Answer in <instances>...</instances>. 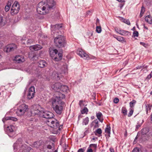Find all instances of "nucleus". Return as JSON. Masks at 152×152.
<instances>
[{"label":"nucleus","mask_w":152,"mask_h":152,"mask_svg":"<svg viewBox=\"0 0 152 152\" xmlns=\"http://www.w3.org/2000/svg\"><path fill=\"white\" fill-rule=\"evenodd\" d=\"M28 110V105L25 104H23L19 106L16 113L18 115L21 116L23 115Z\"/></svg>","instance_id":"7"},{"label":"nucleus","mask_w":152,"mask_h":152,"mask_svg":"<svg viewBox=\"0 0 152 152\" xmlns=\"http://www.w3.org/2000/svg\"><path fill=\"white\" fill-rule=\"evenodd\" d=\"M20 5L17 1H15L13 4L11 10V13L12 15L17 14L20 10Z\"/></svg>","instance_id":"9"},{"label":"nucleus","mask_w":152,"mask_h":152,"mask_svg":"<svg viewBox=\"0 0 152 152\" xmlns=\"http://www.w3.org/2000/svg\"><path fill=\"white\" fill-rule=\"evenodd\" d=\"M119 31V34L121 35L129 36L131 35L130 33L127 31L121 29Z\"/></svg>","instance_id":"21"},{"label":"nucleus","mask_w":152,"mask_h":152,"mask_svg":"<svg viewBox=\"0 0 152 152\" xmlns=\"http://www.w3.org/2000/svg\"><path fill=\"white\" fill-rule=\"evenodd\" d=\"M96 32L98 33H100L101 32L102 29L100 26H96Z\"/></svg>","instance_id":"37"},{"label":"nucleus","mask_w":152,"mask_h":152,"mask_svg":"<svg viewBox=\"0 0 152 152\" xmlns=\"http://www.w3.org/2000/svg\"><path fill=\"white\" fill-rule=\"evenodd\" d=\"M96 23H99V20L98 18L96 19Z\"/></svg>","instance_id":"63"},{"label":"nucleus","mask_w":152,"mask_h":152,"mask_svg":"<svg viewBox=\"0 0 152 152\" xmlns=\"http://www.w3.org/2000/svg\"><path fill=\"white\" fill-rule=\"evenodd\" d=\"M122 20L124 23H126L128 25H130V22L129 20L125 19L124 18L122 19Z\"/></svg>","instance_id":"39"},{"label":"nucleus","mask_w":152,"mask_h":152,"mask_svg":"<svg viewBox=\"0 0 152 152\" xmlns=\"http://www.w3.org/2000/svg\"><path fill=\"white\" fill-rule=\"evenodd\" d=\"M115 30L116 31V32L118 34H119V32H120L119 31L121 30V29L118 28H115Z\"/></svg>","instance_id":"51"},{"label":"nucleus","mask_w":152,"mask_h":152,"mask_svg":"<svg viewBox=\"0 0 152 152\" xmlns=\"http://www.w3.org/2000/svg\"><path fill=\"white\" fill-rule=\"evenodd\" d=\"M47 124L50 127L53 128L55 130H56V134H57L59 132L60 128H59V124L58 121L56 119L52 118L48 119L46 121Z\"/></svg>","instance_id":"3"},{"label":"nucleus","mask_w":152,"mask_h":152,"mask_svg":"<svg viewBox=\"0 0 152 152\" xmlns=\"http://www.w3.org/2000/svg\"><path fill=\"white\" fill-rule=\"evenodd\" d=\"M42 115L43 118L48 119L53 118L54 116V114L51 112L48 111H44V110Z\"/></svg>","instance_id":"13"},{"label":"nucleus","mask_w":152,"mask_h":152,"mask_svg":"<svg viewBox=\"0 0 152 152\" xmlns=\"http://www.w3.org/2000/svg\"><path fill=\"white\" fill-rule=\"evenodd\" d=\"M152 77V71L151 72V73L147 77V78L150 79Z\"/></svg>","instance_id":"49"},{"label":"nucleus","mask_w":152,"mask_h":152,"mask_svg":"<svg viewBox=\"0 0 152 152\" xmlns=\"http://www.w3.org/2000/svg\"><path fill=\"white\" fill-rule=\"evenodd\" d=\"M77 53L81 57L83 58L84 59H88L89 58L88 55L81 49H78L77 50Z\"/></svg>","instance_id":"14"},{"label":"nucleus","mask_w":152,"mask_h":152,"mask_svg":"<svg viewBox=\"0 0 152 152\" xmlns=\"http://www.w3.org/2000/svg\"><path fill=\"white\" fill-rule=\"evenodd\" d=\"M64 68H65L64 70V71H62V72L61 73H65L67 72V68L66 67V68H65V67H64Z\"/></svg>","instance_id":"52"},{"label":"nucleus","mask_w":152,"mask_h":152,"mask_svg":"<svg viewBox=\"0 0 152 152\" xmlns=\"http://www.w3.org/2000/svg\"><path fill=\"white\" fill-rule=\"evenodd\" d=\"M152 107V105L150 104H148L147 105H146V111L147 113L148 112V110H151V108Z\"/></svg>","instance_id":"40"},{"label":"nucleus","mask_w":152,"mask_h":152,"mask_svg":"<svg viewBox=\"0 0 152 152\" xmlns=\"http://www.w3.org/2000/svg\"><path fill=\"white\" fill-rule=\"evenodd\" d=\"M15 126L13 125H11L8 126L7 128V131L9 132H14L15 129Z\"/></svg>","instance_id":"25"},{"label":"nucleus","mask_w":152,"mask_h":152,"mask_svg":"<svg viewBox=\"0 0 152 152\" xmlns=\"http://www.w3.org/2000/svg\"><path fill=\"white\" fill-rule=\"evenodd\" d=\"M22 140L21 139H19L14 144V149H15L16 147L17 146V144L20 147L19 151L20 152H30L32 150V148L30 147H28L26 144L21 145Z\"/></svg>","instance_id":"4"},{"label":"nucleus","mask_w":152,"mask_h":152,"mask_svg":"<svg viewBox=\"0 0 152 152\" xmlns=\"http://www.w3.org/2000/svg\"><path fill=\"white\" fill-rule=\"evenodd\" d=\"M89 121V118L88 117H86L85 119H83V124L86 125L88 124Z\"/></svg>","instance_id":"28"},{"label":"nucleus","mask_w":152,"mask_h":152,"mask_svg":"<svg viewBox=\"0 0 152 152\" xmlns=\"http://www.w3.org/2000/svg\"><path fill=\"white\" fill-rule=\"evenodd\" d=\"M44 142L42 140L37 141L34 142L32 146L36 148H39L43 147Z\"/></svg>","instance_id":"16"},{"label":"nucleus","mask_w":152,"mask_h":152,"mask_svg":"<svg viewBox=\"0 0 152 152\" xmlns=\"http://www.w3.org/2000/svg\"><path fill=\"white\" fill-rule=\"evenodd\" d=\"M141 126V125L140 124H138L136 126V130H137Z\"/></svg>","instance_id":"54"},{"label":"nucleus","mask_w":152,"mask_h":152,"mask_svg":"<svg viewBox=\"0 0 152 152\" xmlns=\"http://www.w3.org/2000/svg\"><path fill=\"white\" fill-rule=\"evenodd\" d=\"M133 109L132 108H130V110L129 113L128 115V116L129 117L132 115L133 114Z\"/></svg>","instance_id":"41"},{"label":"nucleus","mask_w":152,"mask_h":152,"mask_svg":"<svg viewBox=\"0 0 152 152\" xmlns=\"http://www.w3.org/2000/svg\"><path fill=\"white\" fill-rule=\"evenodd\" d=\"M62 27V25L61 24H57L52 26L51 34L53 35L54 37H55V33H58V30Z\"/></svg>","instance_id":"10"},{"label":"nucleus","mask_w":152,"mask_h":152,"mask_svg":"<svg viewBox=\"0 0 152 152\" xmlns=\"http://www.w3.org/2000/svg\"><path fill=\"white\" fill-rule=\"evenodd\" d=\"M54 42L56 46L58 47H63L65 44V39L61 35H58L54 38Z\"/></svg>","instance_id":"6"},{"label":"nucleus","mask_w":152,"mask_h":152,"mask_svg":"<svg viewBox=\"0 0 152 152\" xmlns=\"http://www.w3.org/2000/svg\"><path fill=\"white\" fill-rule=\"evenodd\" d=\"M116 36L114 35V37L118 41L122 43L126 42V41L123 37L121 36Z\"/></svg>","instance_id":"24"},{"label":"nucleus","mask_w":152,"mask_h":152,"mask_svg":"<svg viewBox=\"0 0 152 152\" xmlns=\"http://www.w3.org/2000/svg\"><path fill=\"white\" fill-rule=\"evenodd\" d=\"M10 6L11 3L9 2L5 6V10L6 12H8L9 10Z\"/></svg>","instance_id":"35"},{"label":"nucleus","mask_w":152,"mask_h":152,"mask_svg":"<svg viewBox=\"0 0 152 152\" xmlns=\"http://www.w3.org/2000/svg\"><path fill=\"white\" fill-rule=\"evenodd\" d=\"M32 56V57L31 58L33 60H36L38 58V55L36 54H34ZM29 57H31V55H29Z\"/></svg>","instance_id":"32"},{"label":"nucleus","mask_w":152,"mask_h":152,"mask_svg":"<svg viewBox=\"0 0 152 152\" xmlns=\"http://www.w3.org/2000/svg\"><path fill=\"white\" fill-rule=\"evenodd\" d=\"M119 99L117 98H115L113 100V102L115 103H117L119 102Z\"/></svg>","instance_id":"45"},{"label":"nucleus","mask_w":152,"mask_h":152,"mask_svg":"<svg viewBox=\"0 0 152 152\" xmlns=\"http://www.w3.org/2000/svg\"><path fill=\"white\" fill-rule=\"evenodd\" d=\"M143 14V13H141V12H140V17H141L142 16Z\"/></svg>","instance_id":"62"},{"label":"nucleus","mask_w":152,"mask_h":152,"mask_svg":"<svg viewBox=\"0 0 152 152\" xmlns=\"http://www.w3.org/2000/svg\"><path fill=\"white\" fill-rule=\"evenodd\" d=\"M132 152H141V151L139 149V148H136L132 150Z\"/></svg>","instance_id":"43"},{"label":"nucleus","mask_w":152,"mask_h":152,"mask_svg":"<svg viewBox=\"0 0 152 152\" xmlns=\"http://www.w3.org/2000/svg\"><path fill=\"white\" fill-rule=\"evenodd\" d=\"M138 32L137 31H134L133 33V36L134 37H137L138 35Z\"/></svg>","instance_id":"44"},{"label":"nucleus","mask_w":152,"mask_h":152,"mask_svg":"<svg viewBox=\"0 0 152 152\" xmlns=\"http://www.w3.org/2000/svg\"><path fill=\"white\" fill-rule=\"evenodd\" d=\"M145 11V8L143 6H142L141 7V10L140 12L143 14Z\"/></svg>","instance_id":"48"},{"label":"nucleus","mask_w":152,"mask_h":152,"mask_svg":"<svg viewBox=\"0 0 152 152\" xmlns=\"http://www.w3.org/2000/svg\"><path fill=\"white\" fill-rule=\"evenodd\" d=\"M83 101L82 100H80L79 102V104L80 107H82L83 106Z\"/></svg>","instance_id":"50"},{"label":"nucleus","mask_w":152,"mask_h":152,"mask_svg":"<svg viewBox=\"0 0 152 152\" xmlns=\"http://www.w3.org/2000/svg\"><path fill=\"white\" fill-rule=\"evenodd\" d=\"M17 48L16 45L14 44H11L7 45L5 48L4 49V50L7 53H9L14 51Z\"/></svg>","instance_id":"12"},{"label":"nucleus","mask_w":152,"mask_h":152,"mask_svg":"<svg viewBox=\"0 0 152 152\" xmlns=\"http://www.w3.org/2000/svg\"><path fill=\"white\" fill-rule=\"evenodd\" d=\"M89 146L91 147H93L94 148H97V145L96 144H91Z\"/></svg>","instance_id":"47"},{"label":"nucleus","mask_w":152,"mask_h":152,"mask_svg":"<svg viewBox=\"0 0 152 152\" xmlns=\"http://www.w3.org/2000/svg\"><path fill=\"white\" fill-rule=\"evenodd\" d=\"M121 112L124 115H127V110L125 107H123L122 108Z\"/></svg>","instance_id":"36"},{"label":"nucleus","mask_w":152,"mask_h":152,"mask_svg":"<svg viewBox=\"0 0 152 152\" xmlns=\"http://www.w3.org/2000/svg\"><path fill=\"white\" fill-rule=\"evenodd\" d=\"M149 131V129L148 128H145L141 130L140 132L142 135H146Z\"/></svg>","instance_id":"23"},{"label":"nucleus","mask_w":152,"mask_h":152,"mask_svg":"<svg viewBox=\"0 0 152 152\" xmlns=\"http://www.w3.org/2000/svg\"><path fill=\"white\" fill-rule=\"evenodd\" d=\"M38 65L41 68H44L47 66V64L45 61L42 60L39 61Z\"/></svg>","instance_id":"19"},{"label":"nucleus","mask_w":152,"mask_h":152,"mask_svg":"<svg viewBox=\"0 0 152 152\" xmlns=\"http://www.w3.org/2000/svg\"><path fill=\"white\" fill-rule=\"evenodd\" d=\"M91 118L92 120H93L94 118V116H92L91 117Z\"/></svg>","instance_id":"61"},{"label":"nucleus","mask_w":152,"mask_h":152,"mask_svg":"<svg viewBox=\"0 0 152 152\" xmlns=\"http://www.w3.org/2000/svg\"><path fill=\"white\" fill-rule=\"evenodd\" d=\"M60 90L64 93H67L69 91V88L67 86L62 85L61 84Z\"/></svg>","instance_id":"20"},{"label":"nucleus","mask_w":152,"mask_h":152,"mask_svg":"<svg viewBox=\"0 0 152 152\" xmlns=\"http://www.w3.org/2000/svg\"><path fill=\"white\" fill-rule=\"evenodd\" d=\"M96 115L97 118L101 122L103 121V115L100 112H97L96 113Z\"/></svg>","instance_id":"22"},{"label":"nucleus","mask_w":152,"mask_h":152,"mask_svg":"<svg viewBox=\"0 0 152 152\" xmlns=\"http://www.w3.org/2000/svg\"><path fill=\"white\" fill-rule=\"evenodd\" d=\"M98 121L97 120V119H96L94 120L93 122V123H94L95 124V125L94 126V127L96 128L99 127V125H98Z\"/></svg>","instance_id":"42"},{"label":"nucleus","mask_w":152,"mask_h":152,"mask_svg":"<svg viewBox=\"0 0 152 152\" xmlns=\"http://www.w3.org/2000/svg\"><path fill=\"white\" fill-rule=\"evenodd\" d=\"M143 66H138L137 67H136V69H140L142 68Z\"/></svg>","instance_id":"56"},{"label":"nucleus","mask_w":152,"mask_h":152,"mask_svg":"<svg viewBox=\"0 0 152 152\" xmlns=\"http://www.w3.org/2000/svg\"><path fill=\"white\" fill-rule=\"evenodd\" d=\"M65 97L64 94L58 92H57L56 96H53L49 100V102L52 104L54 110L58 115L61 114L63 111L65 103L62 100Z\"/></svg>","instance_id":"1"},{"label":"nucleus","mask_w":152,"mask_h":152,"mask_svg":"<svg viewBox=\"0 0 152 152\" xmlns=\"http://www.w3.org/2000/svg\"><path fill=\"white\" fill-rule=\"evenodd\" d=\"M97 139V137H94L92 139V140H93L94 141L96 139Z\"/></svg>","instance_id":"59"},{"label":"nucleus","mask_w":152,"mask_h":152,"mask_svg":"<svg viewBox=\"0 0 152 152\" xmlns=\"http://www.w3.org/2000/svg\"><path fill=\"white\" fill-rule=\"evenodd\" d=\"M84 150L83 148H81L79 149L77 151V152H84Z\"/></svg>","instance_id":"53"},{"label":"nucleus","mask_w":152,"mask_h":152,"mask_svg":"<svg viewBox=\"0 0 152 152\" xmlns=\"http://www.w3.org/2000/svg\"><path fill=\"white\" fill-rule=\"evenodd\" d=\"M35 93V88L34 86H31L29 89L27 95L28 99H32L34 96Z\"/></svg>","instance_id":"11"},{"label":"nucleus","mask_w":152,"mask_h":152,"mask_svg":"<svg viewBox=\"0 0 152 152\" xmlns=\"http://www.w3.org/2000/svg\"><path fill=\"white\" fill-rule=\"evenodd\" d=\"M33 108L31 111L32 115H41L43 112L44 109L38 105H34L33 106Z\"/></svg>","instance_id":"8"},{"label":"nucleus","mask_w":152,"mask_h":152,"mask_svg":"<svg viewBox=\"0 0 152 152\" xmlns=\"http://www.w3.org/2000/svg\"><path fill=\"white\" fill-rule=\"evenodd\" d=\"M47 148L48 149H52V146L50 145H48L47 146Z\"/></svg>","instance_id":"55"},{"label":"nucleus","mask_w":152,"mask_h":152,"mask_svg":"<svg viewBox=\"0 0 152 152\" xmlns=\"http://www.w3.org/2000/svg\"><path fill=\"white\" fill-rule=\"evenodd\" d=\"M136 102V101L135 100H133L132 101L130 102L129 104L130 108H133Z\"/></svg>","instance_id":"31"},{"label":"nucleus","mask_w":152,"mask_h":152,"mask_svg":"<svg viewBox=\"0 0 152 152\" xmlns=\"http://www.w3.org/2000/svg\"><path fill=\"white\" fill-rule=\"evenodd\" d=\"M53 75L55 79L56 78L58 79H60V75L56 72H53Z\"/></svg>","instance_id":"30"},{"label":"nucleus","mask_w":152,"mask_h":152,"mask_svg":"<svg viewBox=\"0 0 152 152\" xmlns=\"http://www.w3.org/2000/svg\"><path fill=\"white\" fill-rule=\"evenodd\" d=\"M145 20L149 24L152 23V17L150 15L146 16L145 18Z\"/></svg>","instance_id":"26"},{"label":"nucleus","mask_w":152,"mask_h":152,"mask_svg":"<svg viewBox=\"0 0 152 152\" xmlns=\"http://www.w3.org/2000/svg\"><path fill=\"white\" fill-rule=\"evenodd\" d=\"M102 133V131L100 128L98 129L95 132L96 135H97L96 133H97L99 134H101Z\"/></svg>","instance_id":"38"},{"label":"nucleus","mask_w":152,"mask_h":152,"mask_svg":"<svg viewBox=\"0 0 152 152\" xmlns=\"http://www.w3.org/2000/svg\"><path fill=\"white\" fill-rule=\"evenodd\" d=\"M88 112V109L87 107H85L84 109L81 110V113L82 114L85 113L87 114Z\"/></svg>","instance_id":"34"},{"label":"nucleus","mask_w":152,"mask_h":152,"mask_svg":"<svg viewBox=\"0 0 152 152\" xmlns=\"http://www.w3.org/2000/svg\"><path fill=\"white\" fill-rule=\"evenodd\" d=\"M13 60L17 63H21L24 62L25 61L24 57L21 55L16 56Z\"/></svg>","instance_id":"15"},{"label":"nucleus","mask_w":152,"mask_h":152,"mask_svg":"<svg viewBox=\"0 0 152 152\" xmlns=\"http://www.w3.org/2000/svg\"><path fill=\"white\" fill-rule=\"evenodd\" d=\"M110 152H114V150L112 148H110Z\"/></svg>","instance_id":"58"},{"label":"nucleus","mask_w":152,"mask_h":152,"mask_svg":"<svg viewBox=\"0 0 152 152\" xmlns=\"http://www.w3.org/2000/svg\"><path fill=\"white\" fill-rule=\"evenodd\" d=\"M33 42V41L31 39H28L27 41V44L29 45L31 44Z\"/></svg>","instance_id":"46"},{"label":"nucleus","mask_w":152,"mask_h":152,"mask_svg":"<svg viewBox=\"0 0 152 152\" xmlns=\"http://www.w3.org/2000/svg\"><path fill=\"white\" fill-rule=\"evenodd\" d=\"M105 132L107 133L110 135V126L107 125V127L105 130Z\"/></svg>","instance_id":"27"},{"label":"nucleus","mask_w":152,"mask_h":152,"mask_svg":"<svg viewBox=\"0 0 152 152\" xmlns=\"http://www.w3.org/2000/svg\"><path fill=\"white\" fill-rule=\"evenodd\" d=\"M5 23L4 21L3 17L2 16L0 17V26H3L4 25Z\"/></svg>","instance_id":"33"},{"label":"nucleus","mask_w":152,"mask_h":152,"mask_svg":"<svg viewBox=\"0 0 152 152\" xmlns=\"http://www.w3.org/2000/svg\"><path fill=\"white\" fill-rule=\"evenodd\" d=\"M61 84L59 83H56L51 86V88L54 90L57 91L60 89Z\"/></svg>","instance_id":"18"},{"label":"nucleus","mask_w":152,"mask_h":152,"mask_svg":"<svg viewBox=\"0 0 152 152\" xmlns=\"http://www.w3.org/2000/svg\"><path fill=\"white\" fill-rule=\"evenodd\" d=\"M140 44L141 45H142L143 46H144V45H145V44L144 43L142 42H140Z\"/></svg>","instance_id":"60"},{"label":"nucleus","mask_w":152,"mask_h":152,"mask_svg":"<svg viewBox=\"0 0 152 152\" xmlns=\"http://www.w3.org/2000/svg\"><path fill=\"white\" fill-rule=\"evenodd\" d=\"M82 118V116L81 115H80L78 116V119H79L80 118Z\"/></svg>","instance_id":"64"},{"label":"nucleus","mask_w":152,"mask_h":152,"mask_svg":"<svg viewBox=\"0 0 152 152\" xmlns=\"http://www.w3.org/2000/svg\"><path fill=\"white\" fill-rule=\"evenodd\" d=\"M5 119L6 120H10L14 121H16L18 120V119L16 118L12 117H6Z\"/></svg>","instance_id":"29"},{"label":"nucleus","mask_w":152,"mask_h":152,"mask_svg":"<svg viewBox=\"0 0 152 152\" xmlns=\"http://www.w3.org/2000/svg\"><path fill=\"white\" fill-rule=\"evenodd\" d=\"M55 4L54 0H48L46 3L42 1L37 5V11L40 14H46L53 9Z\"/></svg>","instance_id":"2"},{"label":"nucleus","mask_w":152,"mask_h":152,"mask_svg":"<svg viewBox=\"0 0 152 152\" xmlns=\"http://www.w3.org/2000/svg\"><path fill=\"white\" fill-rule=\"evenodd\" d=\"M50 56L52 58H54L55 61H58L61 60L62 57V54L61 53H58V51L56 49H53L50 48L49 50Z\"/></svg>","instance_id":"5"},{"label":"nucleus","mask_w":152,"mask_h":152,"mask_svg":"<svg viewBox=\"0 0 152 152\" xmlns=\"http://www.w3.org/2000/svg\"><path fill=\"white\" fill-rule=\"evenodd\" d=\"M42 48V47L39 45H36L30 46L29 47L30 49L31 50L37 51L40 50Z\"/></svg>","instance_id":"17"},{"label":"nucleus","mask_w":152,"mask_h":152,"mask_svg":"<svg viewBox=\"0 0 152 152\" xmlns=\"http://www.w3.org/2000/svg\"><path fill=\"white\" fill-rule=\"evenodd\" d=\"M87 152H93V150L91 148L88 149L87 150Z\"/></svg>","instance_id":"57"}]
</instances>
